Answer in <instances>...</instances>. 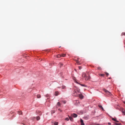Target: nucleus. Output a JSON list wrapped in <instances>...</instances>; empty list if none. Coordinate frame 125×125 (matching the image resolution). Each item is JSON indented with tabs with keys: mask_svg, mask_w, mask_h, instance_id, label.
I'll return each instance as SVG.
<instances>
[{
	"mask_svg": "<svg viewBox=\"0 0 125 125\" xmlns=\"http://www.w3.org/2000/svg\"><path fill=\"white\" fill-rule=\"evenodd\" d=\"M122 35H125V32H123L122 33Z\"/></svg>",
	"mask_w": 125,
	"mask_h": 125,
	"instance_id": "obj_26",
	"label": "nucleus"
},
{
	"mask_svg": "<svg viewBox=\"0 0 125 125\" xmlns=\"http://www.w3.org/2000/svg\"><path fill=\"white\" fill-rule=\"evenodd\" d=\"M37 98H40L41 97V95L40 94H38L37 95Z\"/></svg>",
	"mask_w": 125,
	"mask_h": 125,
	"instance_id": "obj_11",
	"label": "nucleus"
},
{
	"mask_svg": "<svg viewBox=\"0 0 125 125\" xmlns=\"http://www.w3.org/2000/svg\"><path fill=\"white\" fill-rule=\"evenodd\" d=\"M66 55V54H62V55H61V57H64Z\"/></svg>",
	"mask_w": 125,
	"mask_h": 125,
	"instance_id": "obj_15",
	"label": "nucleus"
},
{
	"mask_svg": "<svg viewBox=\"0 0 125 125\" xmlns=\"http://www.w3.org/2000/svg\"><path fill=\"white\" fill-rule=\"evenodd\" d=\"M80 90L79 89H78V88H76V89L75 90V92L74 93H77V92L78 93H80Z\"/></svg>",
	"mask_w": 125,
	"mask_h": 125,
	"instance_id": "obj_4",
	"label": "nucleus"
},
{
	"mask_svg": "<svg viewBox=\"0 0 125 125\" xmlns=\"http://www.w3.org/2000/svg\"><path fill=\"white\" fill-rule=\"evenodd\" d=\"M105 74L107 76H108L109 75V74L108 73H105Z\"/></svg>",
	"mask_w": 125,
	"mask_h": 125,
	"instance_id": "obj_29",
	"label": "nucleus"
},
{
	"mask_svg": "<svg viewBox=\"0 0 125 125\" xmlns=\"http://www.w3.org/2000/svg\"><path fill=\"white\" fill-rule=\"evenodd\" d=\"M62 89H66V86L64 85H62Z\"/></svg>",
	"mask_w": 125,
	"mask_h": 125,
	"instance_id": "obj_13",
	"label": "nucleus"
},
{
	"mask_svg": "<svg viewBox=\"0 0 125 125\" xmlns=\"http://www.w3.org/2000/svg\"><path fill=\"white\" fill-rule=\"evenodd\" d=\"M81 86H84V87H87L86 85H85V84H81Z\"/></svg>",
	"mask_w": 125,
	"mask_h": 125,
	"instance_id": "obj_19",
	"label": "nucleus"
},
{
	"mask_svg": "<svg viewBox=\"0 0 125 125\" xmlns=\"http://www.w3.org/2000/svg\"><path fill=\"white\" fill-rule=\"evenodd\" d=\"M82 76L83 77H84L85 80H88L90 78V77L88 75L87 76V74L85 73H83Z\"/></svg>",
	"mask_w": 125,
	"mask_h": 125,
	"instance_id": "obj_1",
	"label": "nucleus"
},
{
	"mask_svg": "<svg viewBox=\"0 0 125 125\" xmlns=\"http://www.w3.org/2000/svg\"><path fill=\"white\" fill-rule=\"evenodd\" d=\"M119 109L125 115V110L123 108H121L120 109Z\"/></svg>",
	"mask_w": 125,
	"mask_h": 125,
	"instance_id": "obj_3",
	"label": "nucleus"
},
{
	"mask_svg": "<svg viewBox=\"0 0 125 125\" xmlns=\"http://www.w3.org/2000/svg\"><path fill=\"white\" fill-rule=\"evenodd\" d=\"M58 110H59V111H60L61 112L62 111L61 110V109H59Z\"/></svg>",
	"mask_w": 125,
	"mask_h": 125,
	"instance_id": "obj_38",
	"label": "nucleus"
},
{
	"mask_svg": "<svg viewBox=\"0 0 125 125\" xmlns=\"http://www.w3.org/2000/svg\"><path fill=\"white\" fill-rule=\"evenodd\" d=\"M121 123H118V125H121Z\"/></svg>",
	"mask_w": 125,
	"mask_h": 125,
	"instance_id": "obj_36",
	"label": "nucleus"
},
{
	"mask_svg": "<svg viewBox=\"0 0 125 125\" xmlns=\"http://www.w3.org/2000/svg\"><path fill=\"white\" fill-rule=\"evenodd\" d=\"M31 89V88H30V89Z\"/></svg>",
	"mask_w": 125,
	"mask_h": 125,
	"instance_id": "obj_39",
	"label": "nucleus"
},
{
	"mask_svg": "<svg viewBox=\"0 0 125 125\" xmlns=\"http://www.w3.org/2000/svg\"><path fill=\"white\" fill-rule=\"evenodd\" d=\"M63 102L64 104H65L66 103V102L65 101H63Z\"/></svg>",
	"mask_w": 125,
	"mask_h": 125,
	"instance_id": "obj_34",
	"label": "nucleus"
},
{
	"mask_svg": "<svg viewBox=\"0 0 125 125\" xmlns=\"http://www.w3.org/2000/svg\"><path fill=\"white\" fill-rule=\"evenodd\" d=\"M99 75L102 76L104 77V74H99Z\"/></svg>",
	"mask_w": 125,
	"mask_h": 125,
	"instance_id": "obj_20",
	"label": "nucleus"
},
{
	"mask_svg": "<svg viewBox=\"0 0 125 125\" xmlns=\"http://www.w3.org/2000/svg\"><path fill=\"white\" fill-rule=\"evenodd\" d=\"M75 60V61L76 62V63H78V62H79L78 60Z\"/></svg>",
	"mask_w": 125,
	"mask_h": 125,
	"instance_id": "obj_31",
	"label": "nucleus"
},
{
	"mask_svg": "<svg viewBox=\"0 0 125 125\" xmlns=\"http://www.w3.org/2000/svg\"><path fill=\"white\" fill-rule=\"evenodd\" d=\"M79 69L80 70L82 69V67L81 66H79Z\"/></svg>",
	"mask_w": 125,
	"mask_h": 125,
	"instance_id": "obj_30",
	"label": "nucleus"
},
{
	"mask_svg": "<svg viewBox=\"0 0 125 125\" xmlns=\"http://www.w3.org/2000/svg\"><path fill=\"white\" fill-rule=\"evenodd\" d=\"M58 122H55L54 123V125H58Z\"/></svg>",
	"mask_w": 125,
	"mask_h": 125,
	"instance_id": "obj_16",
	"label": "nucleus"
},
{
	"mask_svg": "<svg viewBox=\"0 0 125 125\" xmlns=\"http://www.w3.org/2000/svg\"><path fill=\"white\" fill-rule=\"evenodd\" d=\"M59 65L60 67L62 66L63 65V64H62V63H60L59 64Z\"/></svg>",
	"mask_w": 125,
	"mask_h": 125,
	"instance_id": "obj_17",
	"label": "nucleus"
},
{
	"mask_svg": "<svg viewBox=\"0 0 125 125\" xmlns=\"http://www.w3.org/2000/svg\"><path fill=\"white\" fill-rule=\"evenodd\" d=\"M59 94V93L58 92L56 91L55 92L54 94L55 96H57Z\"/></svg>",
	"mask_w": 125,
	"mask_h": 125,
	"instance_id": "obj_9",
	"label": "nucleus"
},
{
	"mask_svg": "<svg viewBox=\"0 0 125 125\" xmlns=\"http://www.w3.org/2000/svg\"><path fill=\"white\" fill-rule=\"evenodd\" d=\"M49 95L48 94H47V95H45V96H49Z\"/></svg>",
	"mask_w": 125,
	"mask_h": 125,
	"instance_id": "obj_33",
	"label": "nucleus"
},
{
	"mask_svg": "<svg viewBox=\"0 0 125 125\" xmlns=\"http://www.w3.org/2000/svg\"><path fill=\"white\" fill-rule=\"evenodd\" d=\"M108 124L109 125H110L111 124V123H108Z\"/></svg>",
	"mask_w": 125,
	"mask_h": 125,
	"instance_id": "obj_37",
	"label": "nucleus"
},
{
	"mask_svg": "<svg viewBox=\"0 0 125 125\" xmlns=\"http://www.w3.org/2000/svg\"><path fill=\"white\" fill-rule=\"evenodd\" d=\"M65 120H66L68 121L69 120V119L67 117L65 119Z\"/></svg>",
	"mask_w": 125,
	"mask_h": 125,
	"instance_id": "obj_25",
	"label": "nucleus"
},
{
	"mask_svg": "<svg viewBox=\"0 0 125 125\" xmlns=\"http://www.w3.org/2000/svg\"><path fill=\"white\" fill-rule=\"evenodd\" d=\"M61 57V55L60 54H58L57 56V58H60Z\"/></svg>",
	"mask_w": 125,
	"mask_h": 125,
	"instance_id": "obj_14",
	"label": "nucleus"
},
{
	"mask_svg": "<svg viewBox=\"0 0 125 125\" xmlns=\"http://www.w3.org/2000/svg\"><path fill=\"white\" fill-rule=\"evenodd\" d=\"M97 69L98 70H101V67H98L97 68Z\"/></svg>",
	"mask_w": 125,
	"mask_h": 125,
	"instance_id": "obj_24",
	"label": "nucleus"
},
{
	"mask_svg": "<svg viewBox=\"0 0 125 125\" xmlns=\"http://www.w3.org/2000/svg\"><path fill=\"white\" fill-rule=\"evenodd\" d=\"M77 96H79L80 98L81 99H83V96L82 94H79L78 95H76Z\"/></svg>",
	"mask_w": 125,
	"mask_h": 125,
	"instance_id": "obj_5",
	"label": "nucleus"
},
{
	"mask_svg": "<svg viewBox=\"0 0 125 125\" xmlns=\"http://www.w3.org/2000/svg\"><path fill=\"white\" fill-rule=\"evenodd\" d=\"M40 117L39 116L37 117H36V119L37 120H39L40 119Z\"/></svg>",
	"mask_w": 125,
	"mask_h": 125,
	"instance_id": "obj_18",
	"label": "nucleus"
},
{
	"mask_svg": "<svg viewBox=\"0 0 125 125\" xmlns=\"http://www.w3.org/2000/svg\"><path fill=\"white\" fill-rule=\"evenodd\" d=\"M71 116H73L74 117H77V115L76 114L73 113L71 115Z\"/></svg>",
	"mask_w": 125,
	"mask_h": 125,
	"instance_id": "obj_6",
	"label": "nucleus"
},
{
	"mask_svg": "<svg viewBox=\"0 0 125 125\" xmlns=\"http://www.w3.org/2000/svg\"><path fill=\"white\" fill-rule=\"evenodd\" d=\"M60 104H60V102H58V103H57V105H58L59 106H60Z\"/></svg>",
	"mask_w": 125,
	"mask_h": 125,
	"instance_id": "obj_22",
	"label": "nucleus"
},
{
	"mask_svg": "<svg viewBox=\"0 0 125 125\" xmlns=\"http://www.w3.org/2000/svg\"><path fill=\"white\" fill-rule=\"evenodd\" d=\"M18 114L19 115H21V114L22 115V113H21V111L20 112H18Z\"/></svg>",
	"mask_w": 125,
	"mask_h": 125,
	"instance_id": "obj_23",
	"label": "nucleus"
},
{
	"mask_svg": "<svg viewBox=\"0 0 125 125\" xmlns=\"http://www.w3.org/2000/svg\"><path fill=\"white\" fill-rule=\"evenodd\" d=\"M98 106L100 108H101L103 110H104V109L101 105L99 104L98 105Z\"/></svg>",
	"mask_w": 125,
	"mask_h": 125,
	"instance_id": "obj_10",
	"label": "nucleus"
},
{
	"mask_svg": "<svg viewBox=\"0 0 125 125\" xmlns=\"http://www.w3.org/2000/svg\"><path fill=\"white\" fill-rule=\"evenodd\" d=\"M106 93V94L109 95H110L111 94L110 93L109 91H107V90L104 89L103 90Z\"/></svg>",
	"mask_w": 125,
	"mask_h": 125,
	"instance_id": "obj_2",
	"label": "nucleus"
},
{
	"mask_svg": "<svg viewBox=\"0 0 125 125\" xmlns=\"http://www.w3.org/2000/svg\"><path fill=\"white\" fill-rule=\"evenodd\" d=\"M55 112V111L54 110H52L51 111L52 114H53Z\"/></svg>",
	"mask_w": 125,
	"mask_h": 125,
	"instance_id": "obj_21",
	"label": "nucleus"
},
{
	"mask_svg": "<svg viewBox=\"0 0 125 125\" xmlns=\"http://www.w3.org/2000/svg\"><path fill=\"white\" fill-rule=\"evenodd\" d=\"M112 120L115 122H117V121L116 120V118H112Z\"/></svg>",
	"mask_w": 125,
	"mask_h": 125,
	"instance_id": "obj_12",
	"label": "nucleus"
},
{
	"mask_svg": "<svg viewBox=\"0 0 125 125\" xmlns=\"http://www.w3.org/2000/svg\"><path fill=\"white\" fill-rule=\"evenodd\" d=\"M93 125H100L99 124H94Z\"/></svg>",
	"mask_w": 125,
	"mask_h": 125,
	"instance_id": "obj_28",
	"label": "nucleus"
},
{
	"mask_svg": "<svg viewBox=\"0 0 125 125\" xmlns=\"http://www.w3.org/2000/svg\"><path fill=\"white\" fill-rule=\"evenodd\" d=\"M124 103L125 104V102H124Z\"/></svg>",
	"mask_w": 125,
	"mask_h": 125,
	"instance_id": "obj_40",
	"label": "nucleus"
},
{
	"mask_svg": "<svg viewBox=\"0 0 125 125\" xmlns=\"http://www.w3.org/2000/svg\"><path fill=\"white\" fill-rule=\"evenodd\" d=\"M75 82L79 84L76 80H75Z\"/></svg>",
	"mask_w": 125,
	"mask_h": 125,
	"instance_id": "obj_35",
	"label": "nucleus"
},
{
	"mask_svg": "<svg viewBox=\"0 0 125 125\" xmlns=\"http://www.w3.org/2000/svg\"><path fill=\"white\" fill-rule=\"evenodd\" d=\"M78 65H80V63L79 62H78V63H77Z\"/></svg>",
	"mask_w": 125,
	"mask_h": 125,
	"instance_id": "obj_32",
	"label": "nucleus"
},
{
	"mask_svg": "<svg viewBox=\"0 0 125 125\" xmlns=\"http://www.w3.org/2000/svg\"><path fill=\"white\" fill-rule=\"evenodd\" d=\"M114 125H117V123L116 122H115L114 123Z\"/></svg>",
	"mask_w": 125,
	"mask_h": 125,
	"instance_id": "obj_27",
	"label": "nucleus"
},
{
	"mask_svg": "<svg viewBox=\"0 0 125 125\" xmlns=\"http://www.w3.org/2000/svg\"><path fill=\"white\" fill-rule=\"evenodd\" d=\"M109 78L110 79H111V78Z\"/></svg>",
	"mask_w": 125,
	"mask_h": 125,
	"instance_id": "obj_41",
	"label": "nucleus"
},
{
	"mask_svg": "<svg viewBox=\"0 0 125 125\" xmlns=\"http://www.w3.org/2000/svg\"><path fill=\"white\" fill-rule=\"evenodd\" d=\"M68 116L70 119V120L71 121H73V119L72 117V116H69V115H68Z\"/></svg>",
	"mask_w": 125,
	"mask_h": 125,
	"instance_id": "obj_8",
	"label": "nucleus"
},
{
	"mask_svg": "<svg viewBox=\"0 0 125 125\" xmlns=\"http://www.w3.org/2000/svg\"><path fill=\"white\" fill-rule=\"evenodd\" d=\"M80 122L81 123V125H84V124L83 123V120L82 119H80Z\"/></svg>",
	"mask_w": 125,
	"mask_h": 125,
	"instance_id": "obj_7",
	"label": "nucleus"
}]
</instances>
